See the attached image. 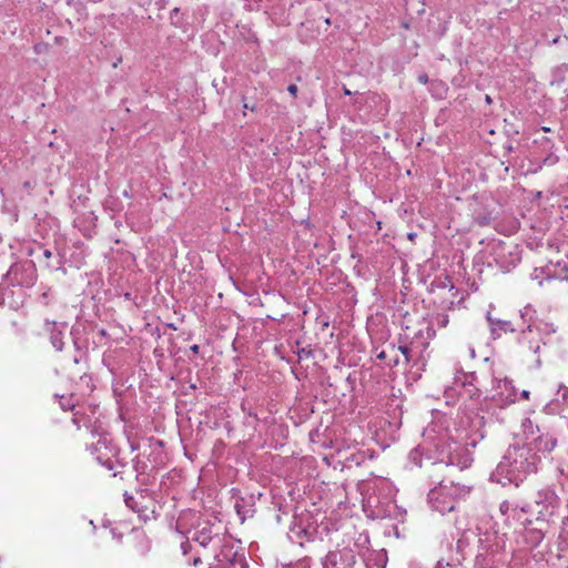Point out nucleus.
I'll list each match as a JSON object with an SVG mask.
<instances>
[{
  "instance_id": "1",
  "label": "nucleus",
  "mask_w": 568,
  "mask_h": 568,
  "mask_svg": "<svg viewBox=\"0 0 568 568\" xmlns=\"http://www.w3.org/2000/svg\"><path fill=\"white\" fill-rule=\"evenodd\" d=\"M447 489V487H442L439 489V491L437 493V496L435 497V508L436 510H438L439 513L442 514H445V513H450L453 510H455L456 508V503L455 501H446V497L448 495H452L450 491H445ZM449 490H453L454 494H458L462 498H464L468 491L460 488V487H456V486H452L449 488Z\"/></svg>"
},
{
  "instance_id": "2",
  "label": "nucleus",
  "mask_w": 568,
  "mask_h": 568,
  "mask_svg": "<svg viewBox=\"0 0 568 568\" xmlns=\"http://www.w3.org/2000/svg\"><path fill=\"white\" fill-rule=\"evenodd\" d=\"M124 501L129 508H131L134 511H139V509L136 508V503L132 496H126Z\"/></svg>"
},
{
  "instance_id": "3",
  "label": "nucleus",
  "mask_w": 568,
  "mask_h": 568,
  "mask_svg": "<svg viewBox=\"0 0 568 568\" xmlns=\"http://www.w3.org/2000/svg\"><path fill=\"white\" fill-rule=\"evenodd\" d=\"M398 351L405 356V362L409 363V361H410V357H409L410 349L407 346H399Z\"/></svg>"
},
{
  "instance_id": "4",
  "label": "nucleus",
  "mask_w": 568,
  "mask_h": 568,
  "mask_svg": "<svg viewBox=\"0 0 568 568\" xmlns=\"http://www.w3.org/2000/svg\"><path fill=\"white\" fill-rule=\"evenodd\" d=\"M287 91L290 92V94L293 97V98H296L297 97V92H298V88L296 84H290L287 87Z\"/></svg>"
},
{
  "instance_id": "5",
  "label": "nucleus",
  "mask_w": 568,
  "mask_h": 568,
  "mask_svg": "<svg viewBox=\"0 0 568 568\" xmlns=\"http://www.w3.org/2000/svg\"><path fill=\"white\" fill-rule=\"evenodd\" d=\"M418 80L420 83L426 84L428 81V77L426 74H423V75H419Z\"/></svg>"
},
{
  "instance_id": "6",
  "label": "nucleus",
  "mask_w": 568,
  "mask_h": 568,
  "mask_svg": "<svg viewBox=\"0 0 568 568\" xmlns=\"http://www.w3.org/2000/svg\"><path fill=\"white\" fill-rule=\"evenodd\" d=\"M521 397H523L524 399H528V398H529V392H528V390H523V393H521Z\"/></svg>"
},
{
  "instance_id": "7",
  "label": "nucleus",
  "mask_w": 568,
  "mask_h": 568,
  "mask_svg": "<svg viewBox=\"0 0 568 568\" xmlns=\"http://www.w3.org/2000/svg\"><path fill=\"white\" fill-rule=\"evenodd\" d=\"M209 540H210V537L204 536L203 538H201V544L204 546Z\"/></svg>"
},
{
  "instance_id": "8",
  "label": "nucleus",
  "mask_w": 568,
  "mask_h": 568,
  "mask_svg": "<svg viewBox=\"0 0 568 568\" xmlns=\"http://www.w3.org/2000/svg\"><path fill=\"white\" fill-rule=\"evenodd\" d=\"M191 351L194 352V353H197L199 352V346L197 345H193L191 347Z\"/></svg>"
},
{
  "instance_id": "9",
  "label": "nucleus",
  "mask_w": 568,
  "mask_h": 568,
  "mask_svg": "<svg viewBox=\"0 0 568 568\" xmlns=\"http://www.w3.org/2000/svg\"><path fill=\"white\" fill-rule=\"evenodd\" d=\"M343 91H344V94H346V95H351L352 94V92L347 88H345V87H344Z\"/></svg>"
},
{
  "instance_id": "10",
  "label": "nucleus",
  "mask_w": 568,
  "mask_h": 568,
  "mask_svg": "<svg viewBox=\"0 0 568 568\" xmlns=\"http://www.w3.org/2000/svg\"><path fill=\"white\" fill-rule=\"evenodd\" d=\"M447 323H448V317H447V316H445V318H444V320H443V322H442V326H446V325H447Z\"/></svg>"
},
{
  "instance_id": "11",
  "label": "nucleus",
  "mask_w": 568,
  "mask_h": 568,
  "mask_svg": "<svg viewBox=\"0 0 568 568\" xmlns=\"http://www.w3.org/2000/svg\"><path fill=\"white\" fill-rule=\"evenodd\" d=\"M200 562H201L200 558H194V560H193V565L194 566H197Z\"/></svg>"
},
{
  "instance_id": "12",
  "label": "nucleus",
  "mask_w": 568,
  "mask_h": 568,
  "mask_svg": "<svg viewBox=\"0 0 568 568\" xmlns=\"http://www.w3.org/2000/svg\"><path fill=\"white\" fill-rule=\"evenodd\" d=\"M486 102H487V103H491V99H490V97H489V95H486Z\"/></svg>"
},
{
  "instance_id": "13",
  "label": "nucleus",
  "mask_w": 568,
  "mask_h": 568,
  "mask_svg": "<svg viewBox=\"0 0 568 568\" xmlns=\"http://www.w3.org/2000/svg\"><path fill=\"white\" fill-rule=\"evenodd\" d=\"M244 108H245V109H250V105L245 103V104H244ZM251 110L253 111L254 109H253V108H251Z\"/></svg>"
},
{
  "instance_id": "14",
  "label": "nucleus",
  "mask_w": 568,
  "mask_h": 568,
  "mask_svg": "<svg viewBox=\"0 0 568 568\" xmlns=\"http://www.w3.org/2000/svg\"><path fill=\"white\" fill-rule=\"evenodd\" d=\"M542 131L548 132V131H549V128L544 126V128H542Z\"/></svg>"
}]
</instances>
